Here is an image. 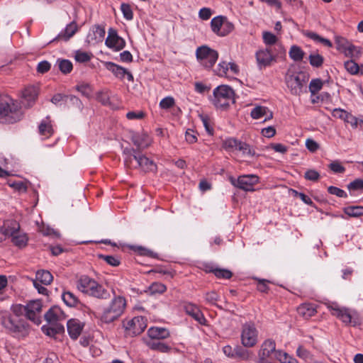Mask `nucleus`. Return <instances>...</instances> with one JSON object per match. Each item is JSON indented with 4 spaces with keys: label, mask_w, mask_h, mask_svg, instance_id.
<instances>
[{
    "label": "nucleus",
    "mask_w": 363,
    "mask_h": 363,
    "mask_svg": "<svg viewBox=\"0 0 363 363\" xmlns=\"http://www.w3.org/2000/svg\"><path fill=\"white\" fill-rule=\"evenodd\" d=\"M218 53L206 45V68L211 67L217 61Z\"/></svg>",
    "instance_id": "34"
},
{
    "label": "nucleus",
    "mask_w": 363,
    "mask_h": 363,
    "mask_svg": "<svg viewBox=\"0 0 363 363\" xmlns=\"http://www.w3.org/2000/svg\"><path fill=\"white\" fill-rule=\"evenodd\" d=\"M160 340H150V341L147 342V346L154 350H157L162 352H167L169 351L170 347L163 343L159 341Z\"/></svg>",
    "instance_id": "39"
},
{
    "label": "nucleus",
    "mask_w": 363,
    "mask_h": 363,
    "mask_svg": "<svg viewBox=\"0 0 363 363\" xmlns=\"http://www.w3.org/2000/svg\"><path fill=\"white\" fill-rule=\"evenodd\" d=\"M38 128L40 135L43 136L44 138H49L54 133L48 117L41 121Z\"/></svg>",
    "instance_id": "33"
},
{
    "label": "nucleus",
    "mask_w": 363,
    "mask_h": 363,
    "mask_svg": "<svg viewBox=\"0 0 363 363\" xmlns=\"http://www.w3.org/2000/svg\"><path fill=\"white\" fill-rule=\"evenodd\" d=\"M39 94L38 86L30 85L24 88L22 91L23 104L27 107H31L35 104Z\"/></svg>",
    "instance_id": "20"
},
{
    "label": "nucleus",
    "mask_w": 363,
    "mask_h": 363,
    "mask_svg": "<svg viewBox=\"0 0 363 363\" xmlns=\"http://www.w3.org/2000/svg\"><path fill=\"white\" fill-rule=\"evenodd\" d=\"M130 248L133 251L138 252L140 255L147 256L152 258L157 257V253L144 247L133 245L130 246Z\"/></svg>",
    "instance_id": "43"
},
{
    "label": "nucleus",
    "mask_w": 363,
    "mask_h": 363,
    "mask_svg": "<svg viewBox=\"0 0 363 363\" xmlns=\"http://www.w3.org/2000/svg\"><path fill=\"white\" fill-rule=\"evenodd\" d=\"M131 140L135 146H136V152H138L150 145V138L146 133H134L131 137Z\"/></svg>",
    "instance_id": "21"
},
{
    "label": "nucleus",
    "mask_w": 363,
    "mask_h": 363,
    "mask_svg": "<svg viewBox=\"0 0 363 363\" xmlns=\"http://www.w3.org/2000/svg\"><path fill=\"white\" fill-rule=\"evenodd\" d=\"M89 33L87 39L88 42L91 44H98L103 42L106 34L104 26L100 25H94Z\"/></svg>",
    "instance_id": "22"
},
{
    "label": "nucleus",
    "mask_w": 363,
    "mask_h": 363,
    "mask_svg": "<svg viewBox=\"0 0 363 363\" xmlns=\"http://www.w3.org/2000/svg\"><path fill=\"white\" fill-rule=\"evenodd\" d=\"M126 334L136 336L141 334L147 328V319L143 316H135L128 321H123Z\"/></svg>",
    "instance_id": "12"
},
{
    "label": "nucleus",
    "mask_w": 363,
    "mask_h": 363,
    "mask_svg": "<svg viewBox=\"0 0 363 363\" xmlns=\"http://www.w3.org/2000/svg\"><path fill=\"white\" fill-rule=\"evenodd\" d=\"M259 182V177L254 174L240 176L233 184L244 191H253L254 186Z\"/></svg>",
    "instance_id": "17"
},
{
    "label": "nucleus",
    "mask_w": 363,
    "mask_h": 363,
    "mask_svg": "<svg viewBox=\"0 0 363 363\" xmlns=\"http://www.w3.org/2000/svg\"><path fill=\"white\" fill-rule=\"evenodd\" d=\"M309 62L314 67H320L324 62L323 57L319 54H311L308 57Z\"/></svg>",
    "instance_id": "49"
},
{
    "label": "nucleus",
    "mask_w": 363,
    "mask_h": 363,
    "mask_svg": "<svg viewBox=\"0 0 363 363\" xmlns=\"http://www.w3.org/2000/svg\"><path fill=\"white\" fill-rule=\"evenodd\" d=\"M335 43L336 49L344 53L346 57H352L357 48L342 36H335Z\"/></svg>",
    "instance_id": "19"
},
{
    "label": "nucleus",
    "mask_w": 363,
    "mask_h": 363,
    "mask_svg": "<svg viewBox=\"0 0 363 363\" xmlns=\"http://www.w3.org/2000/svg\"><path fill=\"white\" fill-rule=\"evenodd\" d=\"M62 298L64 303L69 307H74L79 303L78 298L72 292L70 291L63 292L62 294Z\"/></svg>",
    "instance_id": "38"
},
{
    "label": "nucleus",
    "mask_w": 363,
    "mask_h": 363,
    "mask_svg": "<svg viewBox=\"0 0 363 363\" xmlns=\"http://www.w3.org/2000/svg\"><path fill=\"white\" fill-rule=\"evenodd\" d=\"M347 189L350 191L363 190V179H357L347 184Z\"/></svg>",
    "instance_id": "52"
},
{
    "label": "nucleus",
    "mask_w": 363,
    "mask_h": 363,
    "mask_svg": "<svg viewBox=\"0 0 363 363\" xmlns=\"http://www.w3.org/2000/svg\"><path fill=\"white\" fill-rule=\"evenodd\" d=\"M186 313L192 317L199 324L204 325V318L201 309L195 304L187 303L184 305Z\"/></svg>",
    "instance_id": "23"
},
{
    "label": "nucleus",
    "mask_w": 363,
    "mask_h": 363,
    "mask_svg": "<svg viewBox=\"0 0 363 363\" xmlns=\"http://www.w3.org/2000/svg\"><path fill=\"white\" fill-rule=\"evenodd\" d=\"M126 306L127 301L125 297L114 295L111 301L101 308L96 317L102 323H112L124 313Z\"/></svg>",
    "instance_id": "1"
},
{
    "label": "nucleus",
    "mask_w": 363,
    "mask_h": 363,
    "mask_svg": "<svg viewBox=\"0 0 363 363\" xmlns=\"http://www.w3.org/2000/svg\"><path fill=\"white\" fill-rule=\"evenodd\" d=\"M333 116L340 119H344L347 122H349L350 113L346 111L341 108H335L332 113Z\"/></svg>",
    "instance_id": "57"
},
{
    "label": "nucleus",
    "mask_w": 363,
    "mask_h": 363,
    "mask_svg": "<svg viewBox=\"0 0 363 363\" xmlns=\"http://www.w3.org/2000/svg\"><path fill=\"white\" fill-rule=\"evenodd\" d=\"M328 191L329 194L335 195L340 198H347L348 196L347 194L344 190L334 186H330L328 188Z\"/></svg>",
    "instance_id": "54"
},
{
    "label": "nucleus",
    "mask_w": 363,
    "mask_h": 363,
    "mask_svg": "<svg viewBox=\"0 0 363 363\" xmlns=\"http://www.w3.org/2000/svg\"><path fill=\"white\" fill-rule=\"evenodd\" d=\"M53 277L52 274L45 269H40L36 272L35 278L33 279V282L40 283L43 285H49L52 283Z\"/></svg>",
    "instance_id": "31"
},
{
    "label": "nucleus",
    "mask_w": 363,
    "mask_h": 363,
    "mask_svg": "<svg viewBox=\"0 0 363 363\" xmlns=\"http://www.w3.org/2000/svg\"><path fill=\"white\" fill-rule=\"evenodd\" d=\"M276 359L280 363H299L296 358L281 350H278L276 352Z\"/></svg>",
    "instance_id": "41"
},
{
    "label": "nucleus",
    "mask_w": 363,
    "mask_h": 363,
    "mask_svg": "<svg viewBox=\"0 0 363 363\" xmlns=\"http://www.w3.org/2000/svg\"><path fill=\"white\" fill-rule=\"evenodd\" d=\"M77 30L78 26L76 22L72 21L53 40L67 41L77 33Z\"/></svg>",
    "instance_id": "28"
},
{
    "label": "nucleus",
    "mask_w": 363,
    "mask_h": 363,
    "mask_svg": "<svg viewBox=\"0 0 363 363\" xmlns=\"http://www.w3.org/2000/svg\"><path fill=\"white\" fill-rule=\"evenodd\" d=\"M52 326H43L42 330L43 333L50 337L55 336L56 334H60L64 332V326L59 323H53Z\"/></svg>",
    "instance_id": "36"
},
{
    "label": "nucleus",
    "mask_w": 363,
    "mask_h": 363,
    "mask_svg": "<svg viewBox=\"0 0 363 363\" xmlns=\"http://www.w3.org/2000/svg\"><path fill=\"white\" fill-rule=\"evenodd\" d=\"M256 280H257V281H258L257 286V290L262 293L267 294L269 290V288L267 285V283H269V281H267L266 279H256Z\"/></svg>",
    "instance_id": "62"
},
{
    "label": "nucleus",
    "mask_w": 363,
    "mask_h": 363,
    "mask_svg": "<svg viewBox=\"0 0 363 363\" xmlns=\"http://www.w3.org/2000/svg\"><path fill=\"white\" fill-rule=\"evenodd\" d=\"M42 307V302L39 300L30 301L26 305V318L36 324H40Z\"/></svg>",
    "instance_id": "16"
},
{
    "label": "nucleus",
    "mask_w": 363,
    "mask_h": 363,
    "mask_svg": "<svg viewBox=\"0 0 363 363\" xmlns=\"http://www.w3.org/2000/svg\"><path fill=\"white\" fill-rule=\"evenodd\" d=\"M333 315L337 317L345 325L353 327L360 325L361 318L359 313L350 308L340 307L337 303H331L328 305Z\"/></svg>",
    "instance_id": "5"
},
{
    "label": "nucleus",
    "mask_w": 363,
    "mask_h": 363,
    "mask_svg": "<svg viewBox=\"0 0 363 363\" xmlns=\"http://www.w3.org/2000/svg\"><path fill=\"white\" fill-rule=\"evenodd\" d=\"M304 35L315 42L323 44L325 47L331 48L333 46V43L330 40L320 36L314 32L306 31Z\"/></svg>",
    "instance_id": "37"
},
{
    "label": "nucleus",
    "mask_w": 363,
    "mask_h": 363,
    "mask_svg": "<svg viewBox=\"0 0 363 363\" xmlns=\"http://www.w3.org/2000/svg\"><path fill=\"white\" fill-rule=\"evenodd\" d=\"M77 289L82 293L101 300L111 298L109 291L103 285L87 275H82L77 281Z\"/></svg>",
    "instance_id": "4"
},
{
    "label": "nucleus",
    "mask_w": 363,
    "mask_h": 363,
    "mask_svg": "<svg viewBox=\"0 0 363 363\" xmlns=\"http://www.w3.org/2000/svg\"><path fill=\"white\" fill-rule=\"evenodd\" d=\"M276 342L274 340L269 338L265 340L261 345L258 352V356H266L270 357L272 354H274L276 357Z\"/></svg>",
    "instance_id": "25"
},
{
    "label": "nucleus",
    "mask_w": 363,
    "mask_h": 363,
    "mask_svg": "<svg viewBox=\"0 0 363 363\" xmlns=\"http://www.w3.org/2000/svg\"><path fill=\"white\" fill-rule=\"evenodd\" d=\"M262 39L264 43L268 47L275 45L277 43V37L269 31L262 33Z\"/></svg>",
    "instance_id": "45"
},
{
    "label": "nucleus",
    "mask_w": 363,
    "mask_h": 363,
    "mask_svg": "<svg viewBox=\"0 0 363 363\" xmlns=\"http://www.w3.org/2000/svg\"><path fill=\"white\" fill-rule=\"evenodd\" d=\"M224 145L226 149L232 151H238L244 157H252L255 155V150L247 143L234 138H228L225 140Z\"/></svg>",
    "instance_id": "13"
},
{
    "label": "nucleus",
    "mask_w": 363,
    "mask_h": 363,
    "mask_svg": "<svg viewBox=\"0 0 363 363\" xmlns=\"http://www.w3.org/2000/svg\"><path fill=\"white\" fill-rule=\"evenodd\" d=\"M51 67V65L48 61H41L38 64L37 72L40 74H45L48 72Z\"/></svg>",
    "instance_id": "63"
},
{
    "label": "nucleus",
    "mask_w": 363,
    "mask_h": 363,
    "mask_svg": "<svg viewBox=\"0 0 363 363\" xmlns=\"http://www.w3.org/2000/svg\"><path fill=\"white\" fill-rule=\"evenodd\" d=\"M298 313L306 319H308L317 313L315 306L312 303H303L298 306Z\"/></svg>",
    "instance_id": "32"
},
{
    "label": "nucleus",
    "mask_w": 363,
    "mask_h": 363,
    "mask_svg": "<svg viewBox=\"0 0 363 363\" xmlns=\"http://www.w3.org/2000/svg\"><path fill=\"white\" fill-rule=\"evenodd\" d=\"M323 83L320 79H312L309 84V91L312 95H315L323 87Z\"/></svg>",
    "instance_id": "46"
},
{
    "label": "nucleus",
    "mask_w": 363,
    "mask_h": 363,
    "mask_svg": "<svg viewBox=\"0 0 363 363\" xmlns=\"http://www.w3.org/2000/svg\"><path fill=\"white\" fill-rule=\"evenodd\" d=\"M289 57L296 62L301 61L303 58L304 52L301 48L297 45H293L291 47L289 52Z\"/></svg>",
    "instance_id": "42"
},
{
    "label": "nucleus",
    "mask_w": 363,
    "mask_h": 363,
    "mask_svg": "<svg viewBox=\"0 0 363 363\" xmlns=\"http://www.w3.org/2000/svg\"><path fill=\"white\" fill-rule=\"evenodd\" d=\"M243 346L237 345L235 347L234 358H239L241 360H248L252 353Z\"/></svg>",
    "instance_id": "40"
},
{
    "label": "nucleus",
    "mask_w": 363,
    "mask_h": 363,
    "mask_svg": "<svg viewBox=\"0 0 363 363\" xmlns=\"http://www.w3.org/2000/svg\"><path fill=\"white\" fill-rule=\"evenodd\" d=\"M100 258L104 260L106 263H108L109 265L113 267H117L120 264L121 262L120 259L115 256L112 255H100Z\"/></svg>",
    "instance_id": "55"
},
{
    "label": "nucleus",
    "mask_w": 363,
    "mask_h": 363,
    "mask_svg": "<svg viewBox=\"0 0 363 363\" xmlns=\"http://www.w3.org/2000/svg\"><path fill=\"white\" fill-rule=\"evenodd\" d=\"M259 331L253 322H247L242 325L240 342L245 347H254L258 342Z\"/></svg>",
    "instance_id": "9"
},
{
    "label": "nucleus",
    "mask_w": 363,
    "mask_h": 363,
    "mask_svg": "<svg viewBox=\"0 0 363 363\" xmlns=\"http://www.w3.org/2000/svg\"><path fill=\"white\" fill-rule=\"evenodd\" d=\"M149 290L152 294H162L167 290V287L162 283L154 282L150 286Z\"/></svg>",
    "instance_id": "50"
},
{
    "label": "nucleus",
    "mask_w": 363,
    "mask_h": 363,
    "mask_svg": "<svg viewBox=\"0 0 363 363\" xmlns=\"http://www.w3.org/2000/svg\"><path fill=\"white\" fill-rule=\"evenodd\" d=\"M67 328L70 337L77 340L83 330L84 324L79 320L73 318L67 321Z\"/></svg>",
    "instance_id": "24"
},
{
    "label": "nucleus",
    "mask_w": 363,
    "mask_h": 363,
    "mask_svg": "<svg viewBox=\"0 0 363 363\" xmlns=\"http://www.w3.org/2000/svg\"><path fill=\"white\" fill-rule=\"evenodd\" d=\"M309 76L303 72H299L286 76V84L291 94L299 96L303 93V89L306 86Z\"/></svg>",
    "instance_id": "10"
},
{
    "label": "nucleus",
    "mask_w": 363,
    "mask_h": 363,
    "mask_svg": "<svg viewBox=\"0 0 363 363\" xmlns=\"http://www.w3.org/2000/svg\"><path fill=\"white\" fill-rule=\"evenodd\" d=\"M206 273H212L216 278L230 279L233 277V272L228 269L213 267L210 264H206Z\"/></svg>",
    "instance_id": "26"
},
{
    "label": "nucleus",
    "mask_w": 363,
    "mask_h": 363,
    "mask_svg": "<svg viewBox=\"0 0 363 363\" xmlns=\"http://www.w3.org/2000/svg\"><path fill=\"white\" fill-rule=\"evenodd\" d=\"M344 66L346 70L352 75H356L359 73V67L358 64L352 60L346 61L344 64Z\"/></svg>",
    "instance_id": "47"
},
{
    "label": "nucleus",
    "mask_w": 363,
    "mask_h": 363,
    "mask_svg": "<svg viewBox=\"0 0 363 363\" xmlns=\"http://www.w3.org/2000/svg\"><path fill=\"white\" fill-rule=\"evenodd\" d=\"M1 323L6 330L16 336L24 337L28 335V325L25 321L14 318L11 315H4Z\"/></svg>",
    "instance_id": "8"
},
{
    "label": "nucleus",
    "mask_w": 363,
    "mask_h": 363,
    "mask_svg": "<svg viewBox=\"0 0 363 363\" xmlns=\"http://www.w3.org/2000/svg\"><path fill=\"white\" fill-rule=\"evenodd\" d=\"M255 56L259 67L269 66L273 61L276 60V55L270 48L258 50Z\"/></svg>",
    "instance_id": "18"
},
{
    "label": "nucleus",
    "mask_w": 363,
    "mask_h": 363,
    "mask_svg": "<svg viewBox=\"0 0 363 363\" xmlns=\"http://www.w3.org/2000/svg\"><path fill=\"white\" fill-rule=\"evenodd\" d=\"M215 72L219 77H227L229 74V64L226 62H220Z\"/></svg>",
    "instance_id": "48"
},
{
    "label": "nucleus",
    "mask_w": 363,
    "mask_h": 363,
    "mask_svg": "<svg viewBox=\"0 0 363 363\" xmlns=\"http://www.w3.org/2000/svg\"><path fill=\"white\" fill-rule=\"evenodd\" d=\"M11 310L13 313L18 317L23 315L26 316V306H23L22 304H15L12 306Z\"/></svg>",
    "instance_id": "58"
},
{
    "label": "nucleus",
    "mask_w": 363,
    "mask_h": 363,
    "mask_svg": "<svg viewBox=\"0 0 363 363\" xmlns=\"http://www.w3.org/2000/svg\"><path fill=\"white\" fill-rule=\"evenodd\" d=\"M10 186L21 192H26L27 190V185L21 181L14 182Z\"/></svg>",
    "instance_id": "64"
},
{
    "label": "nucleus",
    "mask_w": 363,
    "mask_h": 363,
    "mask_svg": "<svg viewBox=\"0 0 363 363\" xmlns=\"http://www.w3.org/2000/svg\"><path fill=\"white\" fill-rule=\"evenodd\" d=\"M174 99L172 96H167L160 102V106L163 109H168L174 105Z\"/></svg>",
    "instance_id": "59"
},
{
    "label": "nucleus",
    "mask_w": 363,
    "mask_h": 363,
    "mask_svg": "<svg viewBox=\"0 0 363 363\" xmlns=\"http://www.w3.org/2000/svg\"><path fill=\"white\" fill-rule=\"evenodd\" d=\"M304 178L306 180L317 182L320 179V174L314 169H308L304 174Z\"/></svg>",
    "instance_id": "56"
},
{
    "label": "nucleus",
    "mask_w": 363,
    "mask_h": 363,
    "mask_svg": "<svg viewBox=\"0 0 363 363\" xmlns=\"http://www.w3.org/2000/svg\"><path fill=\"white\" fill-rule=\"evenodd\" d=\"M60 70L63 74L70 73L73 69V65L69 60H58L57 61Z\"/></svg>",
    "instance_id": "44"
},
{
    "label": "nucleus",
    "mask_w": 363,
    "mask_h": 363,
    "mask_svg": "<svg viewBox=\"0 0 363 363\" xmlns=\"http://www.w3.org/2000/svg\"><path fill=\"white\" fill-rule=\"evenodd\" d=\"M74 58L79 62H86L91 58V55L88 52L77 50L75 53Z\"/></svg>",
    "instance_id": "53"
},
{
    "label": "nucleus",
    "mask_w": 363,
    "mask_h": 363,
    "mask_svg": "<svg viewBox=\"0 0 363 363\" xmlns=\"http://www.w3.org/2000/svg\"><path fill=\"white\" fill-rule=\"evenodd\" d=\"M105 67L110 71L116 78L122 80L125 77L129 82L134 80L133 75L127 69L112 62H105Z\"/></svg>",
    "instance_id": "15"
},
{
    "label": "nucleus",
    "mask_w": 363,
    "mask_h": 363,
    "mask_svg": "<svg viewBox=\"0 0 363 363\" xmlns=\"http://www.w3.org/2000/svg\"><path fill=\"white\" fill-rule=\"evenodd\" d=\"M147 335L152 340H164L169 337V332L165 328L151 327L147 330Z\"/></svg>",
    "instance_id": "30"
},
{
    "label": "nucleus",
    "mask_w": 363,
    "mask_h": 363,
    "mask_svg": "<svg viewBox=\"0 0 363 363\" xmlns=\"http://www.w3.org/2000/svg\"><path fill=\"white\" fill-rule=\"evenodd\" d=\"M22 118L21 106L17 101L8 96L0 97V123H14Z\"/></svg>",
    "instance_id": "2"
},
{
    "label": "nucleus",
    "mask_w": 363,
    "mask_h": 363,
    "mask_svg": "<svg viewBox=\"0 0 363 363\" xmlns=\"http://www.w3.org/2000/svg\"><path fill=\"white\" fill-rule=\"evenodd\" d=\"M19 229V224L16 222L5 223L0 232L4 236H11L14 245L23 247L27 245L28 238L25 233H21Z\"/></svg>",
    "instance_id": "7"
},
{
    "label": "nucleus",
    "mask_w": 363,
    "mask_h": 363,
    "mask_svg": "<svg viewBox=\"0 0 363 363\" xmlns=\"http://www.w3.org/2000/svg\"><path fill=\"white\" fill-rule=\"evenodd\" d=\"M210 26L213 33L219 37L227 36L235 29L234 24L225 16H218L213 18Z\"/></svg>",
    "instance_id": "11"
},
{
    "label": "nucleus",
    "mask_w": 363,
    "mask_h": 363,
    "mask_svg": "<svg viewBox=\"0 0 363 363\" xmlns=\"http://www.w3.org/2000/svg\"><path fill=\"white\" fill-rule=\"evenodd\" d=\"M210 99L216 108H226L233 101L234 91L228 85H220L213 90Z\"/></svg>",
    "instance_id": "6"
},
{
    "label": "nucleus",
    "mask_w": 363,
    "mask_h": 363,
    "mask_svg": "<svg viewBox=\"0 0 363 363\" xmlns=\"http://www.w3.org/2000/svg\"><path fill=\"white\" fill-rule=\"evenodd\" d=\"M250 116L254 119H261L264 118V121H269L272 118V112L265 106H257L251 111Z\"/></svg>",
    "instance_id": "27"
},
{
    "label": "nucleus",
    "mask_w": 363,
    "mask_h": 363,
    "mask_svg": "<svg viewBox=\"0 0 363 363\" xmlns=\"http://www.w3.org/2000/svg\"><path fill=\"white\" fill-rule=\"evenodd\" d=\"M105 45L113 51H120L125 46V40L118 35L117 30L110 28L108 30V36L105 40Z\"/></svg>",
    "instance_id": "14"
},
{
    "label": "nucleus",
    "mask_w": 363,
    "mask_h": 363,
    "mask_svg": "<svg viewBox=\"0 0 363 363\" xmlns=\"http://www.w3.org/2000/svg\"><path fill=\"white\" fill-rule=\"evenodd\" d=\"M121 10L123 13V17L126 20L131 21L133 18V13L129 4H122L121 6Z\"/></svg>",
    "instance_id": "51"
},
{
    "label": "nucleus",
    "mask_w": 363,
    "mask_h": 363,
    "mask_svg": "<svg viewBox=\"0 0 363 363\" xmlns=\"http://www.w3.org/2000/svg\"><path fill=\"white\" fill-rule=\"evenodd\" d=\"M124 164L128 168L140 167L145 172H155L157 164L144 155L136 152L134 148H125L123 152Z\"/></svg>",
    "instance_id": "3"
},
{
    "label": "nucleus",
    "mask_w": 363,
    "mask_h": 363,
    "mask_svg": "<svg viewBox=\"0 0 363 363\" xmlns=\"http://www.w3.org/2000/svg\"><path fill=\"white\" fill-rule=\"evenodd\" d=\"M329 168L334 173H344L345 168L338 161H334L329 164Z\"/></svg>",
    "instance_id": "60"
},
{
    "label": "nucleus",
    "mask_w": 363,
    "mask_h": 363,
    "mask_svg": "<svg viewBox=\"0 0 363 363\" xmlns=\"http://www.w3.org/2000/svg\"><path fill=\"white\" fill-rule=\"evenodd\" d=\"M296 355L303 359H308L311 357V352L303 346H299L296 350Z\"/></svg>",
    "instance_id": "61"
},
{
    "label": "nucleus",
    "mask_w": 363,
    "mask_h": 363,
    "mask_svg": "<svg viewBox=\"0 0 363 363\" xmlns=\"http://www.w3.org/2000/svg\"><path fill=\"white\" fill-rule=\"evenodd\" d=\"M343 212L350 217L359 218L363 216L362 206H350L343 208Z\"/></svg>",
    "instance_id": "35"
},
{
    "label": "nucleus",
    "mask_w": 363,
    "mask_h": 363,
    "mask_svg": "<svg viewBox=\"0 0 363 363\" xmlns=\"http://www.w3.org/2000/svg\"><path fill=\"white\" fill-rule=\"evenodd\" d=\"M65 318V314L58 306L51 307L48 312L45 314V319L49 323H57L58 320Z\"/></svg>",
    "instance_id": "29"
}]
</instances>
